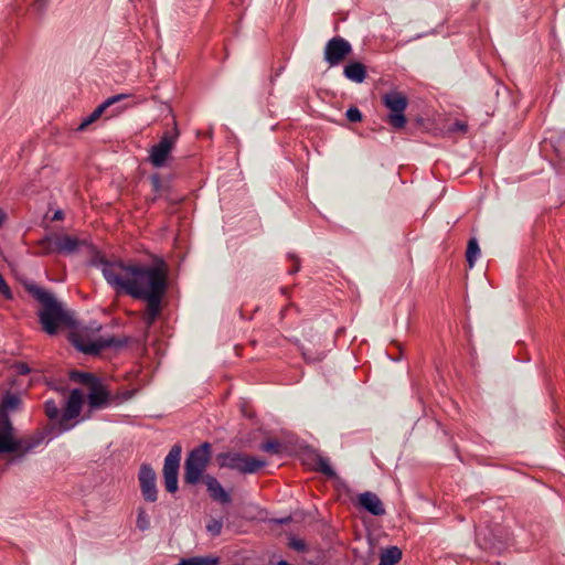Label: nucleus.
I'll return each mask as SVG.
<instances>
[{"label": "nucleus", "instance_id": "obj_1", "mask_svg": "<svg viewBox=\"0 0 565 565\" xmlns=\"http://www.w3.org/2000/svg\"><path fill=\"white\" fill-rule=\"evenodd\" d=\"M92 264L102 270L109 286L134 299L146 302L143 322L149 329L162 310V300L168 291V266L163 259L152 265L136 262L109 260L98 255Z\"/></svg>", "mask_w": 565, "mask_h": 565}, {"label": "nucleus", "instance_id": "obj_2", "mask_svg": "<svg viewBox=\"0 0 565 565\" xmlns=\"http://www.w3.org/2000/svg\"><path fill=\"white\" fill-rule=\"evenodd\" d=\"M24 288L28 294L42 306L38 315L43 331L50 335H54L57 333L60 327L73 326L74 321L72 316L63 308L62 303L57 301L51 291L33 282L25 284Z\"/></svg>", "mask_w": 565, "mask_h": 565}, {"label": "nucleus", "instance_id": "obj_3", "mask_svg": "<svg viewBox=\"0 0 565 565\" xmlns=\"http://www.w3.org/2000/svg\"><path fill=\"white\" fill-rule=\"evenodd\" d=\"M38 245L41 247V255H74L78 253L82 247H86L90 250L95 249L94 245L89 239L78 238L67 234L45 235L38 242Z\"/></svg>", "mask_w": 565, "mask_h": 565}, {"label": "nucleus", "instance_id": "obj_4", "mask_svg": "<svg viewBox=\"0 0 565 565\" xmlns=\"http://www.w3.org/2000/svg\"><path fill=\"white\" fill-rule=\"evenodd\" d=\"M211 455L212 446L207 441L195 447L188 454L183 475V480L186 484L194 486L200 482L210 463Z\"/></svg>", "mask_w": 565, "mask_h": 565}, {"label": "nucleus", "instance_id": "obj_5", "mask_svg": "<svg viewBox=\"0 0 565 565\" xmlns=\"http://www.w3.org/2000/svg\"><path fill=\"white\" fill-rule=\"evenodd\" d=\"M220 468H227L241 473H255L266 466V461L253 456L235 451H225L216 455Z\"/></svg>", "mask_w": 565, "mask_h": 565}, {"label": "nucleus", "instance_id": "obj_6", "mask_svg": "<svg viewBox=\"0 0 565 565\" xmlns=\"http://www.w3.org/2000/svg\"><path fill=\"white\" fill-rule=\"evenodd\" d=\"M383 105L390 110L386 122L395 130L403 129L407 124L405 110L408 105L407 96L398 90H391L383 95Z\"/></svg>", "mask_w": 565, "mask_h": 565}, {"label": "nucleus", "instance_id": "obj_7", "mask_svg": "<svg viewBox=\"0 0 565 565\" xmlns=\"http://www.w3.org/2000/svg\"><path fill=\"white\" fill-rule=\"evenodd\" d=\"M129 343L128 337H99L95 341H89L84 339L81 335H76L73 339L74 347L86 354L97 355L99 354L104 349L107 348H124Z\"/></svg>", "mask_w": 565, "mask_h": 565}, {"label": "nucleus", "instance_id": "obj_8", "mask_svg": "<svg viewBox=\"0 0 565 565\" xmlns=\"http://www.w3.org/2000/svg\"><path fill=\"white\" fill-rule=\"evenodd\" d=\"M44 440L42 433L28 436L21 439H14L13 436L0 433V454L22 452L28 454L40 446Z\"/></svg>", "mask_w": 565, "mask_h": 565}, {"label": "nucleus", "instance_id": "obj_9", "mask_svg": "<svg viewBox=\"0 0 565 565\" xmlns=\"http://www.w3.org/2000/svg\"><path fill=\"white\" fill-rule=\"evenodd\" d=\"M83 402L84 396L82 391L78 388L72 390L57 423L61 433L67 431L74 427L75 424H71L70 422L79 416Z\"/></svg>", "mask_w": 565, "mask_h": 565}, {"label": "nucleus", "instance_id": "obj_10", "mask_svg": "<svg viewBox=\"0 0 565 565\" xmlns=\"http://www.w3.org/2000/svg\"><path fill=\"white\" fill-rule=\"evenodd\" d=\"M178 136L179 131L175 127L174 132L166 131L160 138V141L151 147L149 160L153 167L161 168L166 164L177 142Z\"/></svg>", "mask_w": 565, "mask_h": 565}, {"label": "nucleus", "instance_id": "obj_11", "mask_svg": "<svg viewBox=\"0 0 565 565\" xmlns=\"http://www.w3.org/2000/svg\"><path fill=\"white\" fill-rule=\"evenodd\" d=\"M140 492L146 502H156L158 500L157 475L149 463H142L138 472Z\"/></svg>", "mask_w": 565, "mask_h": 565}, {"label": "nucleus", "instance_id": "obj_12", "mask_svg": "<svg viewBox=\"0 0 565 565\" xmlns=\"http://www.w3.org/2000/svg\"><path fill=\"white\" fill-rule=\"evenodd\" d=\"M476 541L480 548L492 554H501L507 548L508 537L501 530L498 533L493 530H478Z\"/></svg>", "mask_w": 565, "mask_h": 565}, {"label": "nucleus", "instance_id": "obj_13", "mask_svg": "<svg viewBox=\"0 0 565 565\" xmlns=\"http://www.w3.org/2000/svg\"><path fill=\"white\" fill-rule=\"evenodd\" d=\"M352 46L345 39L334 36L324 46V60L330 66L339 65L350 53Z\"/></svg>", "mask_w": 565, "mask_h": 565}, {"label": "nucleus", "instance_id": "obj_14", "mask_svg": "<svg viewBox=\"0 0 565 565\" xmlns=\"http://www.w3.org/2000/svg\"><path fill=\"white\" fill-rule=\"evenodd\" d=\"M203 481L206 486L209 495L213 501L221 504L232 503V497L214 476L206 475L203 477Z\"/></svg>", "mask_w": 565, "mask_h": 565}, {"label": "nucleus", "instance_id": "obj_15", "mask_svg": "<svg viewBox=\"0 0 565 565\" xmlns=\"http://www.w3.org/2000/svg\"><path fill=\"white\" fill-rule=\"evenodd\" d=\"M359 505L374 516H382L386 513L385 508L379 495L371 491L360 493L358 497Z\"/></svg>", "mask_w": 565, "mask_h": 565}, {"label": "nucleus", "instance_id": "obj_16", "mask_svg": "<svg viewBox=\"0 0 565 565\" xmlns=\"http://www.w3.org/2000/svg\"><path fill=\"white\" fill-rule=\"evenodd\" d=\"M88 405L92 408H103L109 404V392L106 390L102 380L98 379L94 384L88 388Z\"/></svg>", "mask_w": 565, "mask_h": 565}, {"label": "nucleus", "instance_id": "obj_17", "mask_svg": "<svg viewBox=\"0 0 565 565\" xmlns=\"http://www.w3.org/2000/svg\"><path fill=\"white\" fill-rule=\"evenodd\" d=\"M182 447L180 444H175L171 447L170 451L164 458L162 473H179L180 461H181Z\"/></svg>", "mask_w": 565, "mask_h": 565}, {"label": "nucleus", "instance_id": "obj_18", "mask_svg": "<svg viewBox=\"0 0 565 565\" xmlns=\"http://www.w3.org/2000/svg\"><path fill=\"white\" fill-rule=\"evenodd\" d=\"M343 74L348 79L360 84L366 78V68L361 62H350L344 66Z\"/></svg>", "mask_w": 565, "mask_h": 565}, {"label": "nucleus", "instance_id": "obj_19", "mask_svg": "<svg viewBox=\"0 0 565 565\" xmlns=\"http://www.w3.org/2000/svg\"><path fill=\"white\" fill-rule=\"evenodd\" d=\"M21 404L22 401L19 394L7 392L1 401L0 412L4 414L15 412L20 408Z\"/></svg>", "mask_w": 565, "mask_h": 565}, {"label": "nucleus", "instance_id": "obj_20", "mask_svg": "<svg viewBox=\"0 0 565 565\" xmlns=\"http://www.w3.org/2000/svg\"><path fill=\"white\" fill-rule=\"evenodd\" d=\"M221 559L216 555L192 556L182 558V565H220Z\"/></svg>", "mask_w": 565, "mask_h": 565}, {"label": "nucleus", "instance_id": "obj_21", "mask_svg": "<svg viewBox=\"0 0 565 565\" xmlns=\"http://www.w3.org/2000/svg\"><path fill=\"white\" fill-rule=\"evenodd\" d=\"M402 558V551L397 546H391L381 554L380 562L384 565H395Z\"/></svg>", "mask_w": 565, "mask_h": 565}, {"label": "nucleus", "instance_id": "obj_22", "mask_svg": "<svg viewBox=\"0 0 565 565\" xmlns=\"http://www.w3.org/2000/svg\"><path fill=\"white\" fill-rule=\"evenodd\" d=\"M316 470L320 473L327 476L328 478H335L337 473L330 465V461L327 457L321 455H317L316 457Z\"/></svg>", "mask_w": 565, "mask_h": 565}, {"label": "nucleus", "instance_id": "obj_23", "mask_svg": "<svg viewBox=\"0 0 565 565\" xmlns=\"http://www.w3.org/2000/svg\"><path fill=\"white\" fill-rule=\"evenodd\" d=\"M480 255V247L476 238H470L466 250V260L470 268L476 264L477 258Z\"/></svg>", "mask_w": 565, "mask_h": 565}, {"label": "nucleus", "instance_id": "obj_24", "mask_svg": "<svg viewBox=\"0 0 565 565\" xmlns=\"http://www.w3.org/2000/svg\"><path fill=\"white\" fill-rule=\"evenodd\" d=\"M71 380L82 385H85L89 388L94 384V382L98 380V377L88 372L73 371L71 373Z\"/></svg>", "mask_w": 565, "mask_h": 565}, {"label": "nucleus", "instance_id": "obj_25", "mask_svg": "<svg viewBox=\"0 0 565 565\" xmlns=\"http://www.w3.org/2000/svg\"><path fill=\"white\" fill-rule=\"evenodd\" d=\"M282 444L277 439H269L260 444L259 449L270 455H279L282 451Z\"/></svg>", "mask_w": 565, "mask_h": 565}, {"label": "nucleus", "instance_id": "obj_26", "mask_svg": "<svg viewBox=\"0 0 565 565\" xmlns=\"http://www.w3.org/2000/svg\"><path fill=\"white\" fill-rule=\"evenodd\" d=\"M44 413L50 420H55L60 416L58 405L54 399H47L44 402Z\"/></svg>", "mask_w": 565, "mask_h": 565}, {"label": "nucleus", "instance_id": "obj_27", "mask_svg": "<svg viewBox=\"0 0 565 565\" xmlns=\"http://www.w3.org/2000/svg\"><path fill=\"white\" fill-rule=\"evenodd\" d=\"M129 95L127 94H118V95H115V96H111L109 98H107L104 103H102L99 106H97L94 110H96L98 113L99 116L103 115V113L111 105L122 100V99H126L128 98Z\"/></svg>", "mask_w": 565, "mask_h": 565}, {"label": "nucleus", "instance_id": "obj_28", "mask_svg": "<svg viewBox=\"0 0 565 565\" xmlns=\"http://www.w3.org/2000/svg\"><path fill=\"white\" fill-rule=\"evenodd\" d=\"M178 476L179 473L163 475L164 487L168 492L175 493L178 491Z\"/></svg>", "mask_w": 565, "mask_h": 565}, {"label": "nucleus", "instance_id": "obj_29", "mask_svg": "<svg viewBox=\"0 0 565 565\" xmlns=\"http://www.w3.org/2000/svg\"><path fill=\"white\" fill-rule=\"evenodd\" d=\"M223 522L222 520L211 519L206 524V531L213 536H218L222 532Z\"/></svg>", "mask_w": 565, "mask_h": 565}, {"label": "nucleus", "instance_id": "obj_30", "mask_svg": "<svg viewBox=\"0 0 565 565\" xmlns=\"http://www.w3.org/2000/svg\"><path fill=\"white\" fill-rule=\"evenodd\" d=\"M0 427H1L0 433L8 434V436H12L13 427H12V423L9 418V415L1 413V412H0Z\"/></svg>", "mask_w": 565, "mask_h": 565}, {"label": "nucleus", "instance_id": "obj_31", "mask_svg": "<svg viewBox=\"0 0 565 565\" xmlns=\"http://www.w3.org/2000/svg\"><path fill=\"white\" fill-rule=\"evenodd\" d=\"M150 526V521L145 512L143 509H139L138 516H137V527L140 531H146Z\"/></svg>", "mask_w": 565, "mask_h": 565}, {"label": "nucleus", "instance_id": "obj_32", "mask_svg": "<svg viewBox=\"0 0 565 565\" xmlns=\"http://www.w3.org/2000/svg\"><path fill=\"white\" fill-rule=\"evenodd\" d=\"M345 117L351 122H360L363 118L361 110L355 106L350 107L345 111Z\"/></svg>", "mask_w": 565, "mask_h": 565}, {"label": "nucleus", "instance_id": "obj_33", "mask_svg": "<svg viewBox=\"0 0 565 565\" xmlns=\"http://www.w3.org/2000/svg\"><path fill=\"white\" fill-rule=\"evenodd\" d=\"M0 295L6 298L7 300H11L13 298V294L11 291V288L4 280L3 276L0 274Z\"/></svg>", "mask_w": 565, "mask_h": 565}, {"label": "nucleus", "instance_id": "obj_34", "mask_svg": "<svg viewBox=\"0 0 565 565\" xmlns=\"http://www.w3.org/2000/svg\"><path fill=\"white\" fill-rule=\"evenodd\" d=\"M100 116L98 115V113L96 110H93L92 114H89L82 122L81 125L78 126V130L79 131H83L87 126H89L90 124H93L94 121H96Z\"/></svg>", "mask_w": 565, "mask_h": 565}, {"label": "nucleus", "instance_id": "obj_35", "mask_svg": "<svg viewBox=\"0 0 565 565\" xmlns=\"http://www.w3.org/2000/svg\"><path fill=\"white\" fill-rule=\"evenodd\" d=\"M150 182H151V185H152V191L154 192L156 195H159L160 192H161V189H162V182H161V178L159 174H152L150 177Z\"/></svg>", "mask_w": 565, "mask_h": 565}, {"label": "nucleus", "instance_id": "obj_36", "mask_svg": "<svg viewBox=\"0 0 565 565\" xmlns=\"http://www.w3.org/2000/svg\"><path fill=\"white\" fill-rule=\"evenodd\" d=\"M468 130V125L467 122L465 121H461V120H456L450 127H449V131L451 132H467Z\"/></svg>", "mask_w": 565, "mask_h": 565}, {"label": "nucleus", "instance_id": "obj_37", "mask_svg": "<svg viewBox=\"0 0 565 565\" xmlns=\"http://www.w3.org/2000/svg\"><path fill=\"white\" fill-rule=\"evenodd\" d=\"M13 369H14L15 373L19 375H26L31 372L30 366L25 362H17L13 365Z\"/></svg>", "mask_w": 565, "mask_h": 565}, {"label": "nucleus", "instance_id": "obj_38", "mask_svg": "<svg viewBox=\"0 0 565 565\" xmlns=\"http://www.w3.org/2000/svg\"><path fill=\"white\" fill-rule=\"evenodd\" d=\"M290 547L298 552H303L306 550V544L302 540L291 539L289 543Z\"/></svg>", "mask_w": 565, "mask_h": 565}, {"label": "nucleus", "instance_id": "obj_39", "mask_svg": "<svg viewBox=\"0 0 565 565\" xmlns=\"http://www.w3.org/2000/svg\"><path fill=\"white\" fill-rule=\"evenodd\" d=\"M302 355H303L305 360H307L309 362H318V361H321L323 359V354L322 353H319L317 355H310L306 351H302Z\"/></svg>", "mask_w": 565, "mask_h": 565}, {"label": "nucleus", "instance_id": "obj_40", "mask_svg": "<svg viewBox=\"0 0 565 565\" xmlns=\"http://www.w3.org/2000/svg\"><path fill=\"white\" fill-rule=\"evenodd\" d=\"M299 270H300V264H299V260L297 259L294 267L291 269H289V274L294 275V274L298 273Z\"/></svg>", "mask_w": 565, "mask_h": 565}, {"label": "nucleus", "instance_id": "obj_41", "mask_svg": "<svg viewBox=\"0 0 565 565\" xmlns=\"http://www.w3.org/2000/svg\"><path fill=\"white\" fill-rule=\"evenodd\" d=\"M64 216L63 212L61 210L56 211L53 215V220L54 221H57V220H62Z\"/></svg>", "mask_w": 565, "mask_h": 565}, {"label": "nucleus", "instance_id": "obj_42", "mask_svg": "<svg viewBox=\"0 0 565 565\" xmlns=\"http://www.w3.org/2000/svg\"><path fill=\"white\" fill-rule=\"evenodd\" d=\"M6 218H7L6 213L0 209V227L4 223Z\"/></svg>", "mask_w": 565, "mask_h": 565}, {"label": "nucleus", "instance_id": "obj_43", "mask_svg": "<svg viewBox=\"0 0 565 565\" xmlns=\"http://www.w3.org/2000/svg\"><path fill=\"white\" fill-rule=\"evenodd\" d=\"M289 519H281L278 521V523L282 524V523H286Z\"/></svg>", "mask_w": 565, "mask_h": 565}]
</instances>
